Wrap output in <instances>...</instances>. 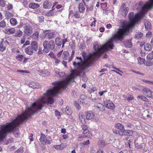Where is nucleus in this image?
<instances>
[{
  "label": "nucleus",
  "instance_id": "nucleus-1",
  "mask_svg": "<svg viewBox=\"0 0 153 153\" xmlns=\"http://www.w3.org/2000/svg\"><path fill=\"white\" fill-rule=\"evenodd\" d=\"M82 55L84 58V61L82 60L81 57L77 56L76 58L79 61H76L73 62V65L77 69H80V71L77 74L76 73L78 72L76 69L71 71V74L67 78L63 81H56L52 83L54 86L52 88L48 90L46 94L41 97L36 102L32 103L30 107L26 109L24 111V114H33L38 110H40L43 105L47 103L53 104L54 100L52 97L55 96L58 94L60 93L63 88H66L70 82H72L76 76H80V73L85 69L89 67L92 62V60L96 59L92 53H90L88 56L85 55V52L82 53Z\"/></svg>",
  "mask_w": 153,
  "mask_h": 153
},
{
  "label": "nucleus",
  "instance_id": "nucleus-2",
  "mask_svg": "<svg viewBox=\"0 0 153 153\" xmlns=\"http://www.w3.org/2000/svg\"><path fill=\"white\" fill-rule=\"evenodd\" d=\"M128 18L130 22L124 24L123 28L118 29V31L101 48H99V45L97 42L94 43V48L95 51L92 53L96 59L100 56L101 53L108 51L109 48L112 49L114 47L113 42L116 39L122 40L125 36L128 33L130 28L134 25L135 23L134 22V13H130L128 15Z\"/></svg>",
  "mask_w": 153,
  "mask_h": 153
},
{
  "label": "nucleus",
  "instance_id": "nucleus-3",
  "mask_svg": "<svg viewBox=\"0 0 153 153\" xmlns=\"http://www.w3.org/2000/svg\"><path fill=\"white\" fill-rule=\"evenodd\" d=\"M153 7V0H150L148 3L144 5L142 7L140 12L137 13L135 15L134 14V22L135 23L143 17L144 14L147 10Z\"/></svg>",
  "mask_w": 153,
  "mask_h": 153
},
{
  "label": "nucleus",
  "instance_id": "nucleus-4",
  "mask_svg": "<svg viewBox=\"0 0 153 153\" xmlns=\"http://www.w3.org/2000/svg\"><path fill=\"white\" fill-rule=\"evenodd\" d=\"M38 49V45L36 41L32 42L30 45L27 47L25 50V52L28 55H32L34 51H36Z\"/></svg>",
  "mask_w": 153,
  "mask_h": 153
},
{
  "label": "nucleus",
  "instance_id": "nucleus-5",
  "mask_svg": "<svg viewBox=\"0 0 153 153\" xmlns=\"http://www.w3.org/2000/svg\"><path fill=\"white\" fill-rule=\"evenodd\" d=\"M43 46L44 49L43 51L48 53L49 51V49L53 50L55 48V45L54 42L52 40H51L49 42L48 41L45 40L43 43Z\"/></svg>",
  "mask_w": 153,
  "mask_h": 153
},
{
  "label": "nucleus",
  "instance_id": "nucleus-6",
  "mask_svg": "<svg viewBox=\"0 0 153 153\" xmlns=\"http://www.w3.org/2000/svg\"><path fill=\"white\" fill-rule=\"evenodd\" d=\"M24 33L25 36H30L33 33V29L30 25H26L24 27Z\"/></svg>",
  "mask_w": 153,
  "mask_h": 153
},
{
  "label": "nucleus",
  "instance_id": "nucleus-7",
  "mask_svg": "<svg viewBox=\"0 0 153 153\" xmlns=\"http://www.w3.org/2000/svg\"><path fill=\"white\" fill-rule=\"evenodd\" d=\"M129 8L128 7L125 6V4L123 3L121 5L120 10L121 13L124 17H125L128 13Z\"/></svg>",
  "mask_w": 153,
  "mask_h": 153
},
{
  "label": "nucleus",
  "instance_id": "nucleus-8",
  "mask_svg": "<svg viewBox=\"0 0 153 153\" xmlns=\"http://www.w3.org/2000/svg\"><path fill=\"white\" fill-rule=\"evenodd\" d=\"M41 143L43 144H45L46 143L50 144L51 143L49 140H48L45 135L43 134H41V137L39 139Z\"/></svg>",
  "mask_w": 153,
  "mask_h": 153
},
{
  "label": "nucleus",
  "instance_id": "nucleus-9",
  "mask_svg": "<svg viewBox=\"0 0 153 153\" xmlns=\"http://www.w3.org/2000/svg\"><path fill=\"white\" fill-rule=\"evenodd\" d=\"M133 134L132 131L130 130H125V129L123 132H120L119 134L121 136H130L132 135Z\"/></svg>",
  "mask_w": 153,
  "mask_h": 153
},
{
  "label": "nucleus",
  "instance_id": "nucleus-10",
  "mask_svg": "<svg viewBox=\"0 0 153 153\" xmlns=\"http://www.w3.org/2000/svg\"><path fill=\"white\" fill-rule=\"evenodd\" d=\"M142 91L145 93L144 94L146 97H151L152 91L149 88L146 87H144Z\"/></svg>",
  "mask_w": 153,
  "mask_h": 153
},
{
  "label": "nucleus",
  "instance_id": "nucleus-11",
  "mask_svg": "<svg viewBox=\"0 0 153 153\" xmlns=\"http://www.w3.org/2000/svg\"><path fill=\"white\" fill-rule=\"evenodd\" d=\"M106 108L110 109H113L114 108V103L111 101L107 100L104 102Z\"/></svg>",
  "mask_w": 153,
  "mask_h": 153
},
{
  "label": "nucleus",
  "instance_id": "nucleus-12",
  "mask_svg": "<svg viewBox=\"0 0 153 153\" xmlns=\"http://www.w3.org/2000/svg\"><path fill=\"white\" fill-rule=\"evenodd\" d=\"M3 32L7 35H10L13 34L15 33L16 30L14 28H7L4 29Z\"/></svg>",
  "mask_w": 153,
  "mask_h": 153
},
{
  "label": "nucleus",
  "instance_id": "nucleus-13",
  "mask_svg": "<svg viewBox=\"0 0 153 153\" xmlns=\"http://www.w3.org/2000/svg\"><path fill=\"white\" fill-rule=\"evenodd\" d=\"M49 32L48 30H47L45 31V33H46L45 36L48 39H51L54 38L55 36H54L55 35V33L54 32H52L50 33H47Z\"/></svg>",
  "mask_w": 153,
  "mask_h": 153
},
{
  "label": "nucleus",
  "instance_id": "nucleus-14",
  "mask_svg": "<svg viewBox=\"0 0 153 153\" xmlns=\"http://www.w3.org/2000/svg\"><path fill=\"white\" fill-rule=\"evenodd\" d=\"M29 86L33 88H37L40 87L39 84L34 82H31L29 84Z\"/></svg>",
  "mask_w": 153,
  "mask_h": 153
},
{
  "label": "nucleus",
  "instance_id": "nucleus-15",
  "mask_svg": "<svg viewBox=\"0 0 153 153\" xmlns=\"http://www.w3.org/2000/svg\"><path fill=\"white\" fill-rule=\"evenodd\" d=\"M144 25L145 28L147 30H150L151 27L150 22L147 20H144Z\"/></svg>",
  "mask_w": 153,
  "mask_h": 153
},
{
  "label": "nucleus",
  "instance_id": "nucleus-16",
  "mask_svg": "<svg viewBox=\"0 0 153 153\" xmlns=\"http://www.w3.org/2000/svg\"><path fill=\"white\" fill-rule=\"evenodd\" d=\"M124 45L126 48H130L132 46L131 40L130 39L127 40L123 42Z\"/></svg>",
  "mask_w": 153,
  "mask_h": 153
},
{
  "label": "nucleus",
  "instance_id": "nucleus-17",
  "mask_svg": "<svg viewBox=\"0 0 153 153\" xmlns=\"http://www.w3.org/2000/svg\"><path fill=\"white\" fill-rule=\"evenodd\" d=\"M51 6V3L48 1H45L43 4V7L45 9L50 8Z\"/></svg>",
  "mask_w": 153,
  "mask_h": 153
},
{
  "label": "nucleus",
  "instance_id": "nucleus-18",
  "mask_svg": "<svg viewBox=\"0 0 153 153\" xmlns=\"http://www.w3.org/2000/svg\"><path fill=\"white\" fill-rule=\"evenodd\" d=\"M39 5L35 3H30L29 5V7L31 8L35 9L39 7Z\"/></svg>",
  "mask_w": 153,
  "mask_h": 153
},
{
  "label": "nucleus",
  "instance_id": "nucleus-19",
  "mask_svg": "<svg viewBox=\"0 0 153 153\" xmlns=\"http://www.w3.org/2000/svg\"><path fill=\"white\" fill-rule=\"evenodd\" d=\"M99 110L101 111H103L105 109L104 105L100 103H98L95 105Z\"/></svg>",
  "mask_w": 153,
  "mask_h": 153
},
{
  "label": "nucleus",
  "instance_id": "nucleus-20",
  "mask_svg": "<svg viewBox=\"0 0 153 153\" xmlns=\"http://www.w3.org/2000/svg\"><path fill=\"white\" fill-rule=\"evenodd\" d=\"M94 116V113L90 111L87 112L86 117L87 119L90 120L93 118Z\"/></svg>",
  "mask_w": 153,
  "mask_h": 153
},
{
  "label": "nucleus",
  "instance_id": "nucleus-21",
  "mask_svg": "<svg viewBox=\"0 0 153 153\" xmlns=\"http://www.w3.org/2000/svg\"><path fill=\"white\" fill-rule=\"evenodd\" d=\"M115 127L120 130L121 131L123 132L124 130V126L122 124L118 123L116 124L115 126Z\"/></svg>",
  "mask_w": 153,
  "mask_h": 153
},
{
  "label": "nucleus",
  "instance_id": "nucleus-22",
  "mask_svg": "<svg viewBox=\"0 0 153 153\" xmlns=\"http://www.w3.org/2000/svg\"><path fill=\"white\" fill-rule=\"evenodd\" d=\"M69 53L67 51H64L62 55V57L64 59H69V58L68 57Z\"/></svg>",
  "mask_w": 153,
  "mask_h": 153
},
{
  "label": "nucleus",
  "instance_id": "nucleus-23",
  "mask_svg": "<svg viewBox=\"0 0 153 153\" xmlns=\"http://www.w3.org/2000/svg\"><path fill=\"white\" fill-rule=\"evenodd\" d=\"M78 8L80 12H82L85 9L84 5L82 3H80L79 4Z\"/></svg>",
  "mask_w": 153,
  "mask_h": 153
},
{
  "label": "nucleus",
  "instance_id": "nucleus-24",
  "mask_svg": "<svg viewBox=\"0 0 153 153\" xmlns=\"http://www.w3.org/2000/svg\"><path fill=\"white\" fill-rule=\"evenodd\" d=\"M10 24L12 26H14L16 25L17 23V21L16 19L13 18H11L10 21Z\"/></svg>",
  "mask_w": 153,
  "mask_h": 153
},
{
  "label": "nucleus",
  "instance_id": "nucleus-25",
  "mask_svg": "<svg viewBox=\"0 0 153 153\" xmlns=\"http://www.w3.org/2000/svg\"><path fill=\"white\" fill-rule=\"evenodd\" d=\"M83 135L86 137H90L91 136V132L88 130L83 132Z\"/></svg>",
  "mask_w": 153,
  "mask_h": 153
},
{
  "label": "nucleus",
  "instance_id": "nucleus-26",
  "mask_svg": "<svg viewBox=\"0 0 153 153\" xmlns=\"http://www.w3.org/2000/svg\"><path fill=\"white\" fill-rule=\"evenodd\" d=\"M55 74H56V76L59 77H62L65 75V74L64 72H59V71H55Z\"/></svg>",
  "mask_w": 153,
  "mask_h": 153
},
{
  "label": "nucleus",
  "instance_id": "nucleus-27",
  "mask_svg": "<svg viewBox=\"0 0 153 153\" xmlns=\"http://www.w3.org/2000/svg\"><path fill=\"white\" fill-rule=\"evenodd\" d=\"M25 55L18 54L16 56L17 59L20 62H22L24 58Z\"/></svg>",
  "mask_w": 153,
  "mask_h": 153
},
{
  "label": "nucleus",
  "instance_id": "nucleus-28",
  "mask_svg": "<svg viewBox=\"0 0 153 153\" xmlns=\"http://www.w3.org/2000/svg\"><path fill=\"white\" fill-rule=\"evenodd\" d=\"M144 49L146 51H150L152 49V47L151 45L147 43L144 46Z\"/></svg>",
  "mask_w": 153,
  "mask_h": 153
},
{
  "label": "nucleus",
  "instance_id": "nucleus-29",
  "mask_svg": "<svg viewBox=\"0 0 153 153\" xmlns=\"http://www.w3.org/2000/svg\"><path fill=\"white\" fill-rule=\"evenodd\" d=\"M22 32L19 30L16 31L14 36L16 37H21L22 36Z\"/></svg>",
  "mask_w": 153,
  "mask_h": 153
},
{
  "label": "nucleus",
  "instance_id": "nucleus-30",
  "mask_svg": "<svg viewBox=\"0 0 153 153\" xmlns=\"http://www.w3.org/2000/svg\"><path fill=\"white\" fill-rule=\"evenodd\" d=\"M55 43L56 45L58 46H61L62 44V42L61 39L59 38H57L55 40Z\"/></svg>",
  "mask_w": 153,
  "mask_h": 153
},
{
  "label": "nucleus",
  "instance_id": "nucleus-31",
  "mask_svg": "<svg viewBox=\"0 0 153 153\" xmlns=\"http://www.w3.org/2000/svg\"><path fill=\"white\" fill-rule=\"evenodd\" d=\"M143 34L140 32H139L138 33H137L136 34L135 36V38L139 39L143 36Z\"/></svg>",
  "mask_w": 153,
  "mask_h": 153
},
{
  "label": "nucleus",
  "instance_id": "nucleus-32",
  "mask_svg": "<svg viewBox=\"0 0 153 153\" xmlns=\"http://www.w3.org/2000/svg\"><path fill=\"white\" fill-rule=\"evenodd\" d=\"M39 33L36 32L34 33L31 36L32 38L34 39H37L38 38V36H39Z\"/></svg>",
  "mask_w": 153,
  "mask_h": 153
},
{
  "label": "nucleus",
  "instance_id": "nucleus-33",
  "mask_svg": "<svg viewBox=\"0 0 153 153\" xmlns=\"http://www.w3.org/2000/svg\"><path fill=\"white\" fill-rule=\"evenodd\" d=\"M138 63L140 64H142L144 63L145 59L139 57L137 58Z\"/></svg>",
  "mask_w": 153,
  "mask_h": 153
},
{
  "label": "nucleus",
  "instance_id": "nucleus-34",
  "mask_svg": "<svg viewBox=\"0 0 153 153\" xmlns=\"http://www.w3.org/2000/svg\"><path fill=\"white\" fill-rule=\"evenodd\" d=\"M6 26V23L4 20L0 22V27L2 28H4Z\"/></svg>",
  "mask_w": 153,
  "mask_h": 153
},
{
  "label": "nucleus",
  "instance_id": "nucleus-35",
  "mask_svg": "<svg viewBox=\"0 0 153 153\" xmlns=\"http://www.w3.org/2000/svg\"><path fill=\"white\" fill-rule=\"evenodd\" d=\"M99 144L102 147H104L105 145V142L103 140H100L99 142Z\"/></svg>",
  "mask_w": 153,
  "mask_h": 153
},
{
  "label": "nucleus",
  "instance_id": "nucleus-36",
  "mask_svg": "<svg viewBox=\"0 0 153 153\" xmlns=\"http://www.w3.org/2000/svg\"><path fill=\"white\" fill-rule=\"evenodd\" d=\"M143 81L146 83L150 85H153V81L147 80L146 79H143Z\"/></svg>",
  "mask_w": 153,
  "mask_h": 153
},
{
  "label": "nucleus",
  "instance_id": "nucleus-37",
  "mask_svg": "<svg viewBox=\"0 0 153 153\" xmlns=\"http://www.w3.org/2000/svg\"><path fill=\"white\" fill-rule=\"evenodd\" d=\"M13 16V14L9 12H7L6 14V16L7 18H9Z\"/></svg>",
  "mask_w": 153,
  "mask_h": 153
},
{
  "label": "nucleus",
  "instance_id": "nucleus-38",
  "mask_svg": "<svg viewBox=\"0 0 153 153\" xmlns=\"http://www.w3.org/2000/svg\"><path fill=\"white\" fill-rule=\"evenodd\" d=\"M54 148L56 149H63L64 147L62 146V145H55L53 146Z\"/></svg>",
  "mask_w": 153,
  "mask_h": 153
},
{
  "label": "nucleus",
  "instance_id": "nucleus-39",
  "mask_svg": "<svg viewBox=\"0 0 153 153\" xmlns=\"http://www.w3.org/2000/svg\"><path fill=\"white\" fill-rule=\"evenodd\" d=\"M54 9V8L52 10H50L49 12L47 13H46L47 16H52L53 15L54 12L53 11V10Z\"/></svg>",
  "mask_w": 153,
  "mask_h": 153
},
{
  "label": "nucleus",
  "instance_id": "nucleus-40",
  "mask_svg": "<svg viewBox=\"0 0 153 153\" xmlns=\"http://www.w3.org/2000/svg\"><path fill=\"white\" fill-rule=\"evenodd\" d=\"M147 58L149 59H153V51L152 53H149L147 55Z\"/></svg>",
  "mask_w": 153,
  "mask_h": 153
},
{
  "label": "nucleus",
  "instance_id": "nucleus-41",
  "mask_svg": "<svg viewBox=\"0 0 153 153\" xmlns=\"http://www.w3.org/2000/svg\"><path fill=\"white\" fill-rule=\"evenodd\" d=\"M44 17L43 16H40L38 18V20L40 23H42L44 22Z\"/></svg>",
  "mask_w": 153,
  "mask_h": 153
},
{
  "label": "nucleus",
  "instance_id": "nucleus-42",
  "mask_svg": "<svg viewBox=\"0 0 153 153\" xmlns=\"http://www.w3.org/2000/svg\"><path fill=\"white\" fill-rule=\"evenodd\" d=\"M79 119L81 120V122L82 124H83L85 123V122L84 118H83L82 116V115L79 116Z\"/></svg>",
  "mask_w": 153,
  "mask_h": 153
},
{
  "label": "nucleus",
  "instance_id": "nucleus-43",
  "mask_svg": "<svg viewBox=\"0 0 153 153\" xmlns=\"http://www.w3.org/2000/svg\"><path fill=\"white\" fill-rule=\"evenodd\" d=\"M6 49L5 47H4L2 44H0V51L1 52H3Z\"/></svg>",
  "mask_w": 153,
  "mask_h": 153
},
{
  "label": "nucleus",
  "instance_id": "nucleus-44",
  "mask_svg": "<svg viewBox=\"0 0 153 153\" xmlns=\"http://www.w3.org/2000/svg\"><path fill=\"white\" fill-rule=\"evenodd\" d=\"M74 16L77 19H78L79 18L80 15L79 14V13L77 12H75L74 14Z\"/></svg>",
  "mask_w": 153,
  "mask_h": 153
},
{
  "label": "nucleus",
  "instance_id": "nucleus-45",
  "mask_svg": "<svg viewBox=\"0 0 153 153\" xmlns=\"http://www.w3.org/2000/svg\"><path fill=\"white\" fill-rule=\"evenodd\" d=\"M126 98H127V100L128 101H130L131 100H132L134 99V97L132 96V95H130L128 97H126Z\"/></svg>",
  "mask_w": 153,
  "mask_h": 153
},
{
  "label": "nucleus",
  "instance_id": "nucleus-46",
  "mask_svg": "<svg viewBox=\"0 0 153 153\" xmlns=\"http://www.w3.org/2000/svg\"><path fill=\"white\" fill-rule=\"evenodd\" d=\"M81 127L83 130V131H86L88 130V127L86 125H83L81 126Z\"/></svg>",
  "mask_w": 153,
  "mask_h": 153
},
{
  "label": "nucleus",
  "instance_id": "nucleus-47",
  "mask_svg": "<svg viewBox=\"0 0 153 153\" xmlns=\"http://www.w3.org/2000/svg\"><path fill=\"white\" fill-rule=\"evenodd\" d=\"M82 78L83 79V80L85 82H86L88 80L87 78L86 77L85 75V74H83L82 76Z\"/></svg>",
  "mask_w": 153,
  "mask_h": 153
},
{
  "label": "nucleus",
  "instance_id": "nucleus-48",
  "mask_svg": "<svg viewBox=\"0 0 153 153\" xmlns=\"http://www.w3.org/2000/svg\"><path fill=\"white\" fill-rule=\"evenodd\" d=\"M74 103L75 106H76V108L78 109H79L80 107V106L78 103L76 101H75Z\"/></svg>",
  "mask_w": 153,
  "mask_h": 153
},
{
  "label": "nucleus",
  "instance_id": "nucleus-49",
  "mask_svg": "<svg viewBox=\"0 0 153 153\" xmlns=\"http://www.w3.org/2000/svg\"><path fill=\"white\" fill-rule=\"evenodd\" d=\"M0 5L2 7L5 6V4L3 0H0Z\"/></svg>",
  "mask_w": 153,
  "mask_h": 153
},
{
  "label": "nucleus",
  "instance_id": "nucleus-50",
  "mask_svg": "<svg viewBox=\"0 0 153 153\" xmlns=\"http://www.w3.org/2000/svg\"><path fill=\"white\" fill-rule=\"evenodd\" d=\"M75 53V52L74 50H73L71 54V57L69 58V61L71 60L73 58V56L74 55Z\"/></svg>",
  "mask_w": 153,
  "mask_h": 153
},
{
  "label": "nucleus",
  "instance_id": "nucleus-51",
  "mask_svg": "<svg viewBox=\"0 0 153 153\" xmlns=\"http://www.w3.org/2000/svg\"><path fill=\"white\" fill-rule=\"evenodd\" d=\"M17 72H20L22 74H23L24 73H28L29 72L25 70H17Z\"/></svg>",
  "mask_w": 153,
  "mask_h": 153
},
{
  "label": "nucleus",
  "instance_id": "nucleus-52",
  "mask_svg": "<svg viewBox=\"0 0 153 153\" xmlns=\"http://www.w3.org/2000/svg\"><path fill=\"white\" fill-rule=\"evenodd\" d=\"M28 59V57H26L25 56H24V58H23V60L22 61V63L23 64H25L27 60Z\"/></svg>",
  "mask_w": 153,
  "mask_h": 153
},
{
  "label": "nucleus",
  "instance_id": "nucleus-53",
  "mask_svg": "<svg viewBox=\"0 0 153 153\" xmlns=\"http://www.w3.org/2000/svg\"><path fill=\"white\" fill-rule=\"evenodd\" d=\"M106 92H107V91H99L98 93V94L99 95L101 96H102L104 93H106Z\"/></svg>",
  "mask_w": 153,
  "mask_h": 153
},
{
  "label": "nucleus",
  "instance_id": "nucleus-54",
  "mask_svg": "<svg viewBox=\"0 0 153 153\" xmlns=\"http://www.w3.org/2000/svg\"><path fill=\"white\" fill-rule=\"evenodd\" d=\"M13 6L12 4H9L7 6V10H10L13 8Z\"/></svg>",
  "mask_w": 153,
  "mask_h": 153
},
{
  "label": "nucleus",
  "instance_id": "nucleus-55",
  "mask_svg": "<svg viewBox=\"0 0 153 153\" xmlns=\"http://www.w3.org/2000/svg\"><path fill=\"white\" fill-rule=\"evenodd\" d=\"M60 62V61L59 59H57L55 58V62L56 64L58 65L59 64Z\"/></svg>",
  "mask_w": 153,
  "mask_h": 153
},
{
  "label": "nucleus",
  "instance_id": "nucleus-56",
  "mask_svg": "<svg viewBox=\"0 0 153 153\" xmlns=\"http://www.w3.org/2000/svg\"><path fill=\"white\" fill-rule=\"evenodd\" d=\"M67 41V39H63L62 40V47H63L64 46L65 44Z\"/></svg>",
  "mask_w": 153,
  "mask_h": 153
},
{
  "label": "nucleus",
  "instance_id": "nucleus-57",
  "mask_svg": "<svg viewBox=\"0 0 153 153\" xmlns=\"http://www.w3.org/2000/svg\"><path fill=\"white\" fill-rule=\"evenodd\" d=\"M143 100L144 101H147L148 99L145 97L143 96H141V99Z\"/></svg>",
  "mask_w": 153,
  "mask_h": 153
},
{
  "label": "nucleus",
  "instance_id": "nucleus-58",
  "mask_svg": "<svg viewBox=\"0 0 153 153\" xmlns=\"http://www.w3.org/2000/svg\"><path fill=\"white\" fill-rule=\"evenodd\" d=\"M85 100H83L82 99H79L78 100L80 104H82L85 102Z\"/></svg>",
  "mask_w": 153,
  "mask_h": 153
},
{
  "label": "nucleus",
  "instance_id": "nucleus-59",
  "mask_svg": "<svg viewBox=\"0 0 153 153\" xmlns=\"http://www.w3.org/2000/svg\"><path fill=\"white\" fill-rule=\"evenodd\" d=\"M89 143H90V141L89 140H88L86 141H84L83 143H82V144L83 145H87L88 144H89Z\"/></svg>",
  "mask_w": 153,
  "mask_h": 153
},
{
  "label": "nucleus",
  "instance_id": "nucleus-60",
  "mask_svg": "<svg viewBox=\"0 0 153 153\" xmlns=\"http://www.w3.org/2000/svg\"><path fill=\"white\" fill-rule=\"evenodd\" d=\"M86 98V96L84 95H82L80 96V99H82L84 100H85Z\"/></svg>",
  "mask_w": 153,
  "mask_h": 153
},
{
  "label": "nucleus",
  "instance_id": "nucleus-61",
  "mask_svg": "<svg viewBox=\"0 0 153 153\" xmlns=\"http://www.w3.org/2000/svg\"><path fill=\"white\" fill-rule=\"evenodd\" d=\"M23 148L22 147L20 148L18 150V152H20L21 153L23 152L24 151L23 150Z\"/></svg>",
  "mask_w": 153,
  "mask_h": 153
},
{
  "label": "nucleus",
  "instance_id": "nucleus-62",
  "mask_svg": "<svg viewBox=\"0 0 153 153\" xmlns=\"http://www.w3.org/2000/svg\"><path fill=\"white\" fill-rule=\"evenodd\" d=\"M25 42V44L23 45L24 46H25L26 45H29L30 44V41L28 40L26 41Z\"/></svg>",
  "mask_w": 153,
  "mask_h": 153
},
{
  "label": "nucleus",
  "instance_id": "nucleus-63",
  "mask_svg": "<svg viewBox=\"0 0 153 153\" xmlns=\"http://www.w3.org/2000/svg\"><path fill=\"white\" fill-rule=\"evenodd\" d=\"M41 9H38L36 10V13L39 14L40 13H41Z\"/></svg>",
  "mask_w": 153,
  "mask_h": 153
},
{
  "label": "nucleus",
  "instance_id": "nucleus-64",
  "mask_svg": "<svg viewBox=\"0 0 153 153\" xmlns=\"http://www.w3.org/2000/svg\"><path fill=\"white\" fill-rule=\"evenodd\" d=\"M91 39H88L87 40L86 43L88 45H89L91 43Z\"/></svg>",
  "mask_w": 153,
  "mask_h": 153
}]
</instances>
